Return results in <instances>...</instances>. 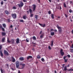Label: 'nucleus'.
I'll list each match as a JSON object with an SVG mask.
<instances>
[{
	"label": "nucleus",
	"instance_id": "f257e3e1",
	"mask_svg": "<svg viewBox=\"0 0 73 73\" xmlns=\"http://www.w3.org/2000/svg\"><path fill=\"white\" fill-rule=\"evenodd\" d=\"M57 27L58 29V31L60 33H61L62 32V28L61 27L58 26V25H57Z\"/></svg>",
	"mask_w": 73,
	"mask_h": 73
},
{
	"label": "nucleus",
	"instance_id": "f03ea898",
	"mask_svg": "<svg viewBox=\"0 0 73 73\" xmlns=\"http://www.w3.org/2000/svg\"><path fill=\"white\" fill-rule=\"evenodd\" d=\"M11 16H12L13 18L14 19H16V17H17L16 14L15 13L12 14H11Z\"/></svg>",
	"mask_w": 73,
	"mask_h": 73
},
{
	"label": "nucleus",
	"instance_id": "7ed1b4c3",
	"mask_svg": "<svg viewBox=\"0 0 73 73\" xmlns=\"http://www.w3.org/2000/svg\"><path fill=\"white\" fill-rule=\"evenodd\" d=\"M18 6L19 8H21V7H23L24 6V3L23 2H21L20 4H18Z\"/></svg>",
	"mask_w": 73,
	"mask_h": 73
},
{
	"label": "nucleus",
	"instance_id": "20e7f679",
	"mask_svg": "<svg viewBox=\"0 0 73 73\" xmlns=\"http://www.w3.org/2000/svg\"><path fill=\"white\" fill-rule=\"evenodd\" d=\"M19 65H20V63L19 61H17L16 62V65L17 68H18L19 67Z\"/></svg>",
	"mask_w": 73,
	"mask_h": 73
},
{
	"label": "nucleus",
	"instance_id": "39448f33",
	"mask_svg": "<svg viewBox=\"0 0 73 73\" xmlns=\"http://www.w3.org/2000/svg\"><path fill=\"white\" fill-rule=\"evenodd\" d=\"M4 54L5 55H7V56H9V53L6 50H4Z\"/></svg>",
	"mask_w": 73,
	"mask_h": 73
},
{
	"label": "nucleus",
	"instance_id": "423d86ee",
	"mask_svg": "<svg viewBox=\"0 0 73 73\" xmlns=\"http://www.w3.org/2000/svg\"><path fill=\"white\" fill-rule=\"evenodd\" d=\"M39 25H40L42 27H43V28L45 27V24H41L40 23H38Z\"/></svg>",
	"mask_w": 73,
	"mask_h": 73
},
{
	"label": "nucleus",
	"instance_id": "0eeeda50",
	"mask_svg": "<svg viewBox=\"0 0 73 73\" xmlns=\"http://www.w3.org/2000/svg\"><path fill=\"white\" fill-rule=\"evenodd\" d=\"M20 65H21L22 67L21 68V69H23L25 67V64H23V63H21L20 64Z\"/></svg>",
	"mask_w": 73,
	"mask_h": 73
},
{
	"label": "nucleus",
	"instance_id": "6e6552de",
	"mask_svg": "<svg viewBox=\"0 0 73 73\" xmlns=\"http://www.w3.org/2000/svg\"><path fill=\"white\" fill-rule=\"evenodd\" d=\"M33 11L34 12V11H35V10H36V5H33Z\"/></svg>",
	"mask_w": 73,
	"mask_h": 73
},
{
	"label": "nucleus",
	"instance_id": "1a4fd4ad",
	"mask_svg": "<svg viewBox=\"0 0 73 73\" xmlns=\"http://www.w3.org/2000/svg\"><path fill=\"white\" fill-rule=\"evenodd\" d=\"M11 59L12 60V62H15L16 61V60H15V59L13 56L11 57Z\"/></svg>",
	"mask_w": 73,
	"mask_h": 73
},
{
	"label": "nucleus",
	"instance_id": "9d476101",
	"mask_svg": "<svg viewBox=\"0 0 73 73\" xmlns=\"http://www.w3.org/2000/svg\"><path fill=\"white\" fill-rule=\"evenodd\" d=\"M16 42L17 44H19V43H20V39L19 38H17V39Z\"/></svg>",
	"mask_w": 73,
	"mask_h": 73
},
{
	"label": "nucleus",
	"instance_id": "9b49d317",
	"mask_svg": "<svg viewBox=\"0 0 73 73\" xmlns=\"http://www.w3.org/2000/svg\"><path fill=\"white\" fill-rule=\"evenodd\" d=\"M0 54L1 57H3V52H2V50H0Z\"/></svg>",
	"mask_w": 73,
	"mask_h": 73
},
{
	"label": "nucleus",
	"instance_id": "f8f14e48",
	"mask_svg": "<svg viewBox=\"0 0 73 73\" xmlns=\"http://www.w3.org/2000/svg\"><path fill=\"white\" fill-rule=\"evenodd\" d=\"M63 71H66V70H68V69H67V66H65L64 68V69L63 70Z\"/></svg>",
	"mask_w": 73,
	"mask_h": 73
},
{
	"label": "nucleus",
	"instance_id": "ddd939ff",
	"mask_svg": "<svg viewBox=\"0 0 73 73\" xmlns=\"http://www.w3.org/2000/svg\"><path fill=\"white\" fill-rule=\"evenodd\" d=\"M19 59L20 61H24V58L23 57L20 58Z\"/></svg>",
	"mask_w": 73,
	"mask_h": 73
},
{
	"label": "nucleus",
	"instance_id": "4468645a",
	"mask_svg": "<svg viewBox=\"0 0 73 73\" xmlns=\"http://www.w3.org/2000/svg\"><path fill=\"white\" fill-rule=\"evenodd\" d=\"M1 34L3 36H4L6 35V33L5 32H2Z\"/></svg>",
	"mask_w": 73,
	"mask_h": 73
},
{
	"label": "nucleus",
	"instance_id": "2eb2a0df",
	"mask_svg": "<svg viewBox=\"0 0 73 73\" xmlns=\"http://www.w3.org/2000/svg\"><path fill=\"white\" fill-rule=\"evenodd\" d=\"M11 41L12 44H14V43H15V40H14V39H11Z\"/></svg>",
	"mask_w": 73,
	"mask_h": 73
},
{
	"label": "nucleus",
	"instance_id": "dca6fc26",
	"mask_svg": "<svg viewBox=\"0 0 73 73\" xmlns=\"http://www.w3.org/2000/svg\"><path fill=\"white\" fill-rule=\"evenodd\" d=\"M5 13L6 14V15H9V12L8 11H5Z\"/></svg>",
	"mask_w": 73,
	"mask_h": 73
},
{
	"label": "nucleus",
	"instance_id": "f3484780",
	"mask_svg": "<svg viewBox=\"0 0 73 73\" xmlns=\"http://www.w3.org/2000/svg\"><path fill=\"white\" fill-rule=\"evenodd\" d=\"M51 35V36H54V32H50Z\"/></svg>",
	"mask_w": 73,
	"mask_h": 73
},
{
	"label": "nucleus",
	"instance_id": "a211bd4d",
	"mask_svg": "<svg viewBox=\"0 0 73 73\" xmlns=\"http://www.w3.org/2000/svg\"><path fill=\"white\" fill-rule=\"evenodd\" d=\"M5 38H2V41L3 42H5Z\"/></svg>",
	"mask_w": 73,
	"mask_h": 73
},
{
	"label": "nucleus",
	"instance_id": "6ab92c4d",
	"mask_svg": "<svg viewBox=\"0 0 73 73\" xmlns=\"http://www.w3.org/2000/svg\"><path fill=\"white\" fill-rule=\"evenodd\" d=\"M54 41L53 40L51 41V46H53V42Z\"/></svg>",
	"mask_w": 73,
	"mask_h": 73
},
{
	"label": "nucleus",
	"instance_id": "aec40b11",
	"mask_svg": "<svg viewBox=\"0 0 73 73\" xmlns=\"http://www.w3.org/2000/svg\"><path fill=\"white\" fill-rule=\"evenodd\" d=\"M37 58L38 59H40L41 58V56L39 55H38L37 56Z\"/></svg>",
	"mask_w": 73,
	"mask_h": 73
},
{
	"label": "nucleus",
	"instance_id": "412c9836",
	"mask_svg": "<svg viewBox=\"0 0 73 73\" xmlns=\"http://www.w3.org/2000/svg\"><path fill=\"white\" fill-rule=\"evenodd\" d=\"M27 18V17L26 16L24 15L23 16V19H24V20L26 19Z\"/></svg>",
	"mask_w": 73,
	"mask_h": 73
},
{
	"label": "nucleus",
	"instance_id": "4be33fe9",
	"mask_svg": "<svg viewBox=\"0 0 73 73\" xmlns=\"http://www.w3.org/2000/svg\"><path fill=\"white\" fill-rule=\"evenodd\" d=\"M60 54H61V55L62 56H63L64 55V52H60Z\"/></svg>",
	"mask_w": 73,
	"mask_h": 73
},
{
	"label": "nucleus",
	"instance_id": "5701e85b",
	"mask_svg": "<svg viewBox=\"0 0 73 73\" xmlns=\"http://www.w3.org/2000/svg\"><path fill=\"white\" fill-rule=\"evenodd\" d=\"M51 17L52 19H54V15L53 14H51Z\"/></svg>",
	"mask_w": 73,
	"mask_h": 73
},
{
	"label": "nucleus",
	"instance_id": "b1692460",
	"mask_svg": "<svg viewBox=\"0 0 73 73\" xmlns=\"http://www.w3.org/2000/svg\"><path fill=\"white\" fill-rule=\"evenodd\" d=\"M68 72H70V71H71L72 72H73V69L70 68L68 70Z\"/></svg>",
	"mask_w": 73,
	"mask_h": 73
},
{
	"label": "nucleus",
	"instance_id": "393cba45",
	"mask_svg": "<svg viewBox=\"0 0 73 73\" xmlns=\"http://www.w3.org/2000/svg\"><path fill=\"white\" fill-rule=\"evenodd\" d=\"M35 18L36 20H37V19L38 18V15H35Z\"/></svg>",
	"mask_w": 73,
	"mask_h": 73
},
{
	"label": "nucleus",
	"instance_id": "a878e982",
	"mask_svg": "<svg viewBox=\"0 0 73 73\" xmlns=\"http://www.w3.org/2000/svg\"><path fill=\"white\" fill-rule=\"evenodd\" d=\"M33 39L34 40H36V37L35 36H33Z\"/></svg>",
	"mask_w": 73,
	"mask_h": 73
},
{
	"label": "nucleus",
	"instance_id": "bb28decb",
	"mask_svg": "<svg viewBox=\"0 0 73 73\" xmlns=\"http://www.w3.org/2000/svg\"><path fill=\"white\" fill-rule=\"evenodd\" d=\"M58 9H59L60 10H61V7L60 6H59L57 8Z\"/></svg>",
	"mask_w": 73,
	"mask_h": 73
},
{
	"label": "nucleus",
	"instance_id": "cd10ccee",
	"mask_svg": "<svg viewBox=\"0 0 73 73\" xmlns=\"http://www.w3.org/2000/svg\"><path fill=\"white\" fill-rule=\"evenodd\" d=\"M29 11L30 12V13H32V10L31 9H29Z\"/></svg>",
	"mask_w": 73,
	"mask_h": 73
},
{
	"label": "nucleus",
	"instance_id": "c85d7f7f",
	"mask_svg": "<svg viewBox=\"0 0 73 73\" xmlns=\"http://www.w3.org/2000/svg\"><path fill=\"white\" fill-rule=\"evenodd\" d=\"M2 25L3 26V27H4L5 28H6V25H5V24H3Z\"/></svg>",
	"mask_w": 73,
	"mask_h": 73
},
{
	"label": "nucleus",
	"instance_id": "c756f323",
	"mask_svg": "<svg viewBox=\"0 0 73 73\" xmlns=\"http://www.w3.org/2000/svg\"><path fill=\"white\" fill-rule=\"evenodd\" d=\"M19 22H20V23H23L24 22V20L23 19H21L19 20Z\"/></svg>",
	"mask_w": 73,
	"mask_h": 73
},
{
	"label": "nucleus",
	"instance_id": "7c9ffc66",
	"mask_svg": "<svg viewBox=\"0 0 73 73\" xmlns=\"http://www.w3.org/2000/svg\"><path fill=\"white\" fill-rule=\"evenodd\" d=\"M63 5L64 7L65 8H66V5L65 4V3H63Z\"/></svg>",
	"mask_w": 73,
	"mask_h": 73
},
{
	"label": "nucleus",
	"instance_id": "2f4dec72",
	"mask_svg": "<svg viewBox=\"0 0 73 73\" xmlns=\"http://www.w3.org/2000/svg\"><path fill=\"white\" fill-rule=\"evenodd\" d=\"M33 13H30V17H33Z\"/></svg>",
	"mask_w": 73,
	"mask_h": 73
},
{
	"label": "nucleus",
	"instance_id": "473e14b6",
	"mask_svg": "<svg viewBox=\"0 0 73 73\" xmlns=\"http://www.w3.org/2000/svg\"><path fill=\"white\" fill-rule=\"evenodd\" d=\"M2 47H3V45L1 44L0 45V50H1V49H2Z\"/></svg>",
	"mask_w": 73,
	"mask_h": 73
},
{
	"label": "nucleus",
	"instance_id": "72a5a7b5",
	"mask_svg": "<svg viewBox=\"0 0 73 73\" xmlns=\"http://www.w3.org/2000/svg\"><path fill=\"white\" fill-rule=\"evenodd\" d=\"M64 62H67L68 61V59H64Z\"/></svg>",
	"mask_w": 73,
	"mask_h": 73
},
{
	"label": "nucleus",
	"instance_id": "f704fd0d",
	"mask_svg": "<svg viewBox=\"0 0 73 73\" xmlns=\"http://www.w3.org/2000/svg\"><path fill=\"white\" fill-rule=\"evenodd\" d=\"M13 9H16L17 8H16V7L14 6L13 7Z\"/></svg>",
	"mask_w": 73,
	"mask_h": 73
},
{
	"label": "nucleus",
	"instance_id": "c9c22d12",
	"mask_svg": "<svg viewBox=\"0 0 73 73\" xmlns=\"http://www.w3.org/2000/svg\"><path fill=\"white\" fill-rule=\"evenodd\" d=\"M48 13L49 15H50V14L51 13V11H48Z\"/></svg>",
	"mask_w": 73,
	"mask_h": 73
},
{
	"label": "nucleus",
	"instance_id": "e433bc0d",
	"mask_svg": "<svg viewBox=\"0 0 73 73\" xmlns=\"http://www.w3.org/2000/svg\"><path fill=\"white\" fill-rule=\"evenodd\" d=\"M7 42H9V43H10V42H11V41L9 40L8 38H7Z\"/></svg>",
	"mask_w": 73,
	"mask_h": 73
},
{
	"label": "nucleus",
	"instance_id": "4c0bfd02",
	"mask_svg": "<svg viewBox=\"0 0 73 73\" xmlns=\"http://www.w3.org/2000/svg\"><path fill=\"white\" fill-rule=\"evenodd\" d=\"M70 50L71 53H73V49H70Z\"/></svg>",
	"mask_w": 73,
	"mask_h": 73
},
{
	"label": "nucleus",
	"instance_id": "58836bf2",
	"mask_svg": "<svg viewBox=\"0 0 73 73\" xmlns=\"http://www.w3.org/2000/svg\"><path fill=\"white\" fill-rule=\"evenodd\" d=\"M48 48V49H49L50 50H51V49H52V48H51L50 46H49Z\"/></svg>",
	"mask_w": 73,
	"mask_h": 73
},
{
	"label": "nucleus",
	"instance_id": "ea45409f",
	"mask_svg": "<svg viewBox=\"0 0 73 73\" xmlns=\"http://www.w3.org/2000/svg\"><path fill=\"white\" fill-rule=\"evenodd\" d=\"M41 61L43 62H44L45 61V60H44V58H42L41 59Z\"/></svg>",
	"mask_w": 73,
	"mask_h": 73
},
{
	"label": "nucleus",
	"instance_id": "a19ab883",
	"mask_svg": "<svg viewBox=\"0 0 73 73\" xmlns=\"http://www.w3.org/2000/svg\"><path fill=\"white\" fill-rule=\"evenodd\" d=\"M52 31H54V29H50V32H52Z\"/></svg>",
	"mask_w": 73,
	"mask_h": 73
},
{
	"label": "nucleus",
	"instance_id": "79ce46f5",
	"mask_svg": "<svg viewBox=\"0 0 73 73\" xmlns=\"http://www.w3.org/2000/svg\"><path fill=\"white\" fill-rule=\"evenodd\" d=\"M2 31H3V32H5V29H4V28H2Z\"/></svg>",
	"mask_w": 73,
	"mask_h": 73
},
{
	"label": "nucleus",
	"instance_id": "37998d69",
	"mask_svg": "<svg viewBox=\"0 0 73 73\" xmlns=\"http://www.w3.org/2000/svg\"><path fill=\"white\" fill-rule=\"evenodd\" d=\"M72 10H69V12H70V13H72Z\"/></svg>",
	"mask_w": 73,
	"mask_h": 73
},
{
	"label": "nucleus",
	"instance_id": "c03bdc74",
	"mask_svg": "<svg viewBox=\"0 0 73 73\" xmlns=\"http://www.w3.org/2000/svg\"><path fill=\"white\" fill-rule=\"evenodd\" d=\"M67 57V56H64L63 57V59H65Z\"/></svg>",
	"mask_w": 73,
	"mask_h": 73
},
{
	"label": "nucleus",
	"instance_id": "a18cd8bd",
	"mask_svg": "<svg viewBox=\"0 0 73 73\" xmlns=\"http://www.w3.org/2000/svg\"><path fill=\"white\" fill-rule=\"evenodd\" d=\"M60 52V53H61L62 52H63V50L62 49H61Z\"/></svg>",
	"mask_w": 73,
	"mask_h": 73
},
{
	"label": "nucleus",
	"instance_id": "49530a36",
	"mask_svg": "<svg viewBox=\"0 0 73 73\" xmlns=\"http://www.w3.org/2000/svg\"><path fill=\"white\" fill-rule=\"evenodd\" d=\"M65 64H63L62 65V69L64 68V67L65 66Z\"/></svg>",
	"mask_w": 73,
	"mask_h": 73
},
{
	"label": "nucleus",
	"instance_id": "de8ad7c7",
	"mask_svg": "<svg viewBox=\"0 0 73 73\" xmlns=\"http://www.w3.org/2000/svg\"><path fill=\"white\" fill-rule=\"evenodd\" d=\"M43 35H41L40 36V38H43Z\"/></svg>",
	"mask_w": 73,
	"mask_h": 73
},
{
	"label": "nucleus",
	"instance_id": "09e8293b",
	"mask_svg": "<svg viewBox=\"0 0 73 73\" xmlns=\"http://www.w3.org/2000/svg\"><path fill=\"white\" fill-rule=\"evenodd\" d=\"M67 56L68 57H69V58H70V55H69V54H68L67 55Z\"/></svg>",
	"mask_w": 73,
	"mask_h": 73
},
{
	"label": "nucleus",
	"instance_id": "8fccbe9b",
	"mask_svg": "<svg viewBox=\"0 0 73 73\" xmlns=\"http://www.w3.org/2000/svg\"><path fill=\"white\" fill-rule=\"evenodd\" d=\"M65 16L66 17V18H68V16L66 14H65Z\"/></svg>",
	"mask_w": 73,
	"mask_h": 73
},
{
	"label": "nucleus",
	"instance_id": "3c124183",
	"mask_svg": "<svg viewBox=\"0 0 73 73\" xmlns=\"http://www.w3.org/2000/svg\"><path fill=\"white\" fill-rule=\"evenodd\" d=\"M26 41L27 42H29V40H28L27 38L26 39Z\"/></svg>",
	"mask_w": 73,
	"mask_h": 73
},
{
	"label": "nucleus",
	"instance_id": "603ef678",
	"mask_svg": "<svg viewBox=\"0 0 73 73\" xmlns=\"http://www.w3.org/2000/svg\"><path fill=\"white\" fill-rule=\"evenodd\" d=\"M30 58H32L33 57L32 56H29Z\"/></svg>",
	"mask_w": 73,
	"mask_h": 73
},
{
	"label": "nucleus",
	"instance_id": "864d4df0",
	"mask_svg": "<svg viewBox=\"0 0 73 73\" xmlns=\"http://www.w3.org/2000/svg\"><path fill=\"white\" fill-rule=\"evenodd\" d=\"M23 1L24 3L27 2V0H23Z\"/></svg>",
	"mask_w": 73,
	"mask_h": 73
},
{
	"label": "nucleus",
	"instance_id": "5fc2aeb1",
	"mask_svg": "<svg viewBox=\"0 0 73 73\" xmlns=\"http://www.w3.org/2000/svg\"><path fill=\"white\" fill-rule=\"evenodd\" d=\"M4 3V2H3V1H2L1 3V5H3V4Z\"/></svg>",
	"mask_w": 73,
	"mask_h": 73
},
{
	"label": "nucleus",
	"instance_id": "6e6d98bb",
	"mask_svg": "<svg viewBox=\"0 0 73 73\" xmlns=\"http://www.w3.org/2000/svg\"><path fill=\"white\" fill-rule=\"evenodd\" d=\"M47 73H49V69H47Z\"/></svg>",
	"mask_w": 73,
	"mask_h": 73
},
{
	"label": "nucleus",
	"instance_id": "4d7b16f0",
	"mask_svg": "<svg viewBox=\"0 0 73 73\" xmlns=\"http://www.w3.org/2000/svg\"><path fill=\"white\" fill-rule=\"evenodd\" d=\"M6 65L7 68H9V65L8 64H6Z\"/></svg>",
	"mask_w": 73,
	"mask_h": 73
},
{
	"label": "nucleus",
	"instance_id": "13d9d810",
	"mask_svg": "<svg viewBox=\"0 0 73 73\" xmlns=\"http://www.w3.org/2000/svg\"><path fill=\"white\" fill-rule=\"evenodd\" d=\"M55 32H57V30L56 29H55L54 30Z\"/></svg>",
	"mask_w": 73,
	"mask_h": 73
},
{
	"label": "nucleus",
	"instance_id": "bf43d9fd",
	"mask_svg": "<svg viewBox=\"0 0 73 73\" xmlns=\"http://www.w3.org/2000/svg\"><path fill=\"white\" fill-rule=\"evenodd\" d=\"M70 48H73V44H72V46L70 47Z\"/></svg>",
	"mask_w": 73,
	"mask_h": 73
},
{
	"label": "nucleus",
	"instance_id": "052dcab7",
	"mask_svg": "<svg viewBox=\"0 0 73 73\" xmlns=\"http://www.w3.org/2000/svg\"><path fill=\"white\" fill-rule=\"evenodd\" d=\"M57 19H60V16H58L57 18Z\"/></svg>",
	"mask_w": 73,
	"mask_h": 73
},
{
	"label": "nucleus",
	"instance_id": "680f3d73",
	"mask_svg": "<svg viewBox=\"0 0 73 73\" xmlns=\"http://www.w3.org/2000/svg\"><path fill=\"white\" fill-rule=\"evenodd\" d=\"M29 58H29V56L27 57V60H29Z\"/></svg>",
	"mask_w": 73,
	"mask_h": 73
},
{
	"label": "nucleus",
	"instance_id": "e2e57ef3",
	"mask_svg": "<svg viewBox=\"0 0 73 73\" xmlns=\"http://www.w3.org/2000/svg\"><path fill=\"white\" fill-rule=\"evenodd\" d=\"M13 27V26L12 25H11L10 26V28H12Z\"/></svg>",
	"mask_w": 73,
	"mask_h": 73
},
{
	"label": "nucleus",
	"instance_id": "0e129e2a",
	"mask_svg": "<svg viewBox=\"0 0 73 73\" xmlns=\"http://www.w3.org/2000/svg\"><path fill=\"white\" fill-rule=\"evenodd\" d=\"M0 28H1V29H2V28H2V26L1 25H0Z\"/></svg>",
	"mask_w": 73,
	"mask_h": 73
},
{
	"label": "nucleus",
	"instance_id": "69168bd1",
	"mask_svg": "<svg viewBox=\"0 0 73 73\" xmlns=\"http://www.w3.org/2000/svg\"><path fill=\"white\" fill-rule=\"evenodd\" d=\"M26 12H27V14H28V15H29V11H27Z\"/></svg>",
	"mask_w": 73,
	"mask_h": 73
},
{
	"label": "nucleus",
	"instance_id": "338daca9",
	"mask_svg": "<svg viewBox=\"0 0 73 73\" xmlns=\"http://www.w3.org/2000/svg\"><path fill=\"white\" fill-rule=\"evenodd\" d=\"M1 71L2 73H3V70L1 68Z\"/></svg>",
	"mask_w": 73,
	"mask_h": 73
},
{
	"label": "nucleus",
	"instance_id": "774afa93",
	"mask_svg": "<svg viewBox=\"0 0 73 73\" xmlns=\"http://www.w3.org/2000/svg\"><path fill=\"white\" fill-rule=\"evenodd\" d=\"M71 33L72 34H73V29L72 30V31H71Z\"/></svg>",
	"mask_w": 73,
	"mask_h": 73
}]
</instances>
